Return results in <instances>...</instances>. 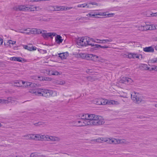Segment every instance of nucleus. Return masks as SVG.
Here are the masks:
<instances>
[{
    "instance_id": "f257e3e1",
    "label": "nucleus",
    "mask_w": 157,
    "mask_h": 157,
    "mask_svg": "<svg viewBox=\"0 0 157 157\" xmlns=\"http://www.w3.org/2000/svg\"><path fill=\"white\" fill-rule=\"evenodd\" d=\"M30 93L35 95L46 97H48L50 96L54 97L57 95L56 91L44 89H34L31 91Z\"/></svg>"
},
{
    "instance_id": "f03ea898",
    "label": "nucleus",
    "mask_w": 157,
    "mask_h": 157,
    "mask_svg": "<svg viewBox=\"0 0 157 157\" xmlns=\"http://www.w3.org/2000/svg\"><path fill=\"white\" fill-rule=\"evenodd\" d=\"M89 114H83L80 119H77L72 122L74 126L77 127L90 126Z\"/></svg>"
},
{
    "instance_id": "7ed1b4c3",
    "label": "nucleus",
    "mask_w": 157,
    "mask_h": 157,
    "mask_svg": "<svg viewBox=\"0 0 157 157\" xmlns=\"http://www.w3.org/2000/svg\"><path fill=\"white\" fill-rule=\"evenodd\" d=\"M89 115L90 126H98L104 124V119L102 117L91 114Z\"/></svg>"
},
{
    "instance_id": "20e7f679",
    "label": "nucleus",
    "mask_w": 157,
    "mask_h": 157,
    "mask_svg": "<svg viewBox=\"0 0 157 157\" xmlns=\"http://www.w3.org/2000/svg\"><path fill=\"white\" fill-rule=\"evenodd\" d=\"M33 34H42V36L44 38H48L50 37L52 38L53 36H55L56 34L54 32L46 33L45 30H42L40 29H37L36 28H33Z\"/></svg>"
},
{
    "instance_id": "39448f33",
    "label": "nucleus",
    "mask_w": 157,
    "mask_h": 157,
    "mask_svg": "<svg viewBox=\"0 0 157 157\" xmlns=\"http://www.w3.org/2000/svg\"><path fill=\"white\" fill-rule=\"evenodd\" d=\"M96 141L98 143L106 142L110 144H117L121 143L119 140L113 138H99L96 140Z\"/></svg>"
},
{
    "instance_id": "423d86ee",
    "label": "nucleus",
    "mask_w": 157,
    "mask_h": 157,
    "mask_svg": "<svg viewBox=\"0 0 157 157\" xmlns=\"http://www.w3.org/2000/svg\"><path fill=\"white\" fill-rule=\"evenodd\" d=\"M33 6H25V5H20L17 6H14L13 8L14 10L17 11H33L34 10L33 8H32Z\"/></svg>"
},
{
    "instance_id": "0eeeda50",
    "label": "nucleus",
    "mask_w": 157,
    "mask_h": 157,
    "mask_svg": "<svg viewBox=\"0 0 157 157\" xmlns=\"http://www.w3.org/2000/svg\"><path fill=\"white\" fill-rule=\"evenodd\" d=\"M40 140L59 141L60 140L59 138L58 137L40 134Z\"/></svg>"
},
{
    "instance_id": "6e6552de",
    "label": "nucleus",
    "mask_w": 157,
    "mask_h": 157,
    "mask_svg": "<svg viewBox=\"0 0 157 157\" xmlns=\"http://www.w3.org/2000/svg\"><path fill=\"white\" fill-rule=\"evenodd\" d=\"M23 137L25 138L27 140L31 139L35 140H40V134H29L25 135Z\"/></svg>"
},
{
    "instance_id": "1a4fd4ad",
    "label": "nucleus",
    "mask_w": 157,
    "mask_h": 157,
    "mask_svg": "<svg viewBox=\"0 0 157 157\" xmlns=\"http://www.w3.org/2000/svg\"><path fill=\"white\" fill-rule=\"evenodd\" d=\"M106 15L107 13L106 12H92L87 14L86 16L88 17H98V15L106 16Z\"/></svg>"
},
{
    "instance_id": "9d476101",
    "label": "nucleus",
    "mask_w": 157,
    "mask_h": 157,
    "mask_svg": "<svg viewBox=\"0 0 157 157\" xmlns=\"http://www.w3.org/2000/svg\"><path fill=\"white\" fill-rule=\"evenodd\" d=\"M128 57L129 58H133V59L137 58L138 59H142V56L140 54L135 53H130L128 54Z\"/></svg>"
},
{
    "instance_id": "9b49d317",
    "label": "nucleus",
    "mask_w": 157,
    "mask_h": 157,
    "mask_svg": "<svg viewBox=\"0 0 157 157\" xmlns=\"http://www.w3.org/2000/svg\"><path fill=\"white\" fill-rule=\"evenodd\" d=\"M14 101V98L9 97L7 99H0V103L2 104H7L9 102L13 103Z\"/></svg>"
},
{
    "instance_id": "f8f14e48",
    "label": "nucleus",
    "mask_w": 157,
    "mask_h": 157,
    "mask_svg": "<svg viewBox=\"0 0 157 157\" xmlns=\"http://www.w3.org/2000/svg\"><path fill=\"white\" fill-rule=\"evenodd\" d=\"M131 98L132 100L138 103H139L141 101V99L136 95V93L134 92V94H131Z\"/></svg>"
},
{
    "instance_id": "ddd939ff",
    "label": "nucleus",
    "mask_w": 157,
    "mask_h": 157,
    "mask_svg": "<svg viewBox=\"0 0 157 157\" xmlns=\"http://www.w3.org/2000/svg\"><path fill=\"white\" fill-rule=\"evenodd\" d=\"M18 83H19L20 85H17L16 86H21L22 85H23V86L25 87L28 86H30L31 84V82H24L21 80H20L18 82Z\"/></svg>"
},
{
    "instance_id": "4468645a",
    "label": "nucleus",
    "mask_w": 157,
    "mask_h": 157,
    "mask_svg": "<svg viewBox=\"0 0 157 157\" xmlns=\"http://www.w3.org/2000/svg\"><path fill=\"white\" fill-rule=\"evenodd\" d=\"M24 48L29 51H35L37 49L36 47L33 46L31 44L24 45Z\"/></svg>"
},
{
    "instance_id": "2eb2a0df",
    "label": "nucleus",
    "mask_w": 157,
    "mask_h": 157,
    "mask_svg": "<svg viewBox=\"0 0 157 157\" xmlns=\"http://www.w3.org/2000/svg\"><path fill=\"white\" fill-rule=\"evenodd\" d=\"M121 82L125 83H128L129 84L132 83L133 81L131 78L126 77H123L121 79Z\"/></svg>"
},
{
    "instance_id": "dca6fc26",
    "label": "nucleus",
    "mask_w": 157,
    "mask_h": 157,
    "mask_svg": "<svg viewBox=\"0 0 157 157\" xmlns=\"http://www.w3.org/2000/svg\"><path fill=\"white\" fill-rule=\"evenodd\" d=\"M87 39V37H85L83 38H81L79 40V43L80 45L82 46H87L86 42Z\"/></svg>"
},
{
    "instance_id": "f3484780",
    "label": "nucleus",
    "mask_w": 157,
    "mask_h": 157,
    "mask_svg": "<svg viewBox=\"0 0 157 157\" xmlns=\"http://www.w3.org/2000/svg\"><path fill=\"white\" fill-rule=\"evenodd\" d=\"M87 39H88L86 42L87 46L90 45L91 46H94V44L93 43V42H94V39L90 38L89 37H87Z\"/></svg>"
},
{
    "instance_id": "a211bd4d",
    "label": "nucleus",
    "mask_w": 157,
    "mask_h": 157,
    "mask_svg": "<svg viewBox=\"0 0 157 157\" xmlns=\"http://www.w3.org/2000/svg\"><path fill=\"white\" fill-rule=\"evenodd\" d=\"M143 50L146 52H153L154 51V49L152 46H150L144 48Z\"/></svg>"
},
{
    "instance_id": "6ab92c4d",
    "label": "nucleus",
    "mask_w": 157,
    "mask_h": 157,
    "mask_svg": "<svg viewBox=\"0 0 157 157\" xmlns=\"http://www.w3.org/2000/svg\"><path fill=\"white\" fill-rule=\"evenodd\" d=\"M58 54L59 57L62 59H66L68 55V54L67 52L60 53Z\"/></svg>"
},
{
    "instance_id": "aec40b11",
    "label": "nucleus",
    "mask_w": 157,
    "mask_h": 157,
    "mask_svg": "<svg viewBox=\"0 0 157 157\" xmlns=\"http://www.w3.org/2000/svg\"><path fill=\"white\" fill-rule=\"evenodd\" d=\"M113 40V39L111 38H109L108 39H105L101 40L99 43H101L102 44H109V43L112 42Z\"/></svg>"
},
{
    "instance_id": "412c9836",
    "label": "nucleus",
    "mask_w": 157,
    "mask_h": 157,
    "mask_svg": "<svg viewBox=\"0 0 157 157\" xmlns=\"http://www.w3.org/2000/svg\"><path fill=\"white\" fill-rule=\"evenodd\" d=\"M107 102L106 104L109 105H117L119 104V102L118 101L113 100H107Z\"/></svg>"
},
{
    "instance_id": "4be33fe9",
    "label": "nucleus",
    "mask_w": 157,
    "mask_h": 157,
    "mask_svg": "<svg viewBox=\"0 0 157 157\" xmlns=\"http://www.w3.org/2000/svg\"><path fill=\"white\" fill-rule=\"evenodd\" d=\"M48 74L49 75H61L60 73L56 71H49Z\"/></svg>"
},
{
    "instance_id": "5701e85b",
    "label": "nucleus",
    "mask_w": 157,
    "mask_h": 157,
    "mask_svg": "<svg viewBox=\"0 0 157 157\" xmlns=\"http://www.w3.org/2000/svg\"><path fill=\"white\" fill-rule=\"evenodd\" d=\"M24 30H25V34L29 35L33 34V28H28L27 29H24Z\"/></svg>"
},
{
    "instance_id": "b1692460",
    "label": "nucleus",
    "mask_w": 157,
    "mask_h": 157,
    "mask_svg": "<svg viewBox=\"0 0 157 157\" xmlns=\"http://www.w3.org/2000/svg\"><path fill=\"white\" fill-rule=\"evenodd\" d=\"M141 29H140V30H150V29H149V25L148 24V23L147 22L146 23V25L144 26H141Z\"/></svg>"
},
{
    "instance_id": "393cba45",
    "label": "nucleus",
    "mask_w": 157,
    "mask_h": 157,
    "mask_svg": "<svg viewBox=\"0 0 157 157\" xmlns=\"http://www.w3.org/2000/svg\"><path fill=\"white\" fill-rule=\"evenodd\" d=\"M55 39L56 42L59 44L61 43L63 41V40L61 39V37L59 35H57Z\"/></svg>"
},
{
    "instance_id": "a878e982",
    "label": "nucleus",
    "mask_w": 157,
    "mask_h": 157,
    "mask_svg": "<svg viewBox=\"0 0 157 157\" xmlns=\"http://www.w3.org/2000/svg\"><path fill=\"white\" fill-rule=\"evenodd\" d=\"M22 58L20 57H12L10 58V60L19 62H22Z\"/></svg>"
},
{
    "instance_id": "bb28decb",
    "label": "nucleus",
    "mask_w": 157,
    "mask_h": 157,
    "mask_svg": "<svg viewBox=\"0 0 157 157\" xmlns=\"http://www.w3.org/2000/svg\"><path fill=\"white\" fill-rule=\"evenodd\" d=\"M64 6H55V9L57 11H62L64 10Z\"/></svg>"
},
{
    "instance_id": "cd10ccee",
    "label": "nucleus",
    "mask_w": 157,
    "mask_h": 157,
    "mask_svg": "<svg viewBox=\"0 0 157 157\" xmlns=\"http://www.w3.org/2000/svg\"><path fill=\"white\" fill-rule=\"evenodd\" d=\"M101 98H96L94 100L93 102L94 103L98 105H101Z\"/></svg>"
},
{
    "instance_id": "c85d7f7f",
    "label": "nucleus",
    "mask_w": 157,
    "mask_h": 157,
    "mask_svg": "<svg viewBox=\"0 0 157 157\" xmlns=\"http://www.w3.org/2000/svg\"><path fill=\"white\" fill-rule=\"evenodd\" d=\"M37 78H38L40 80H45L48 81L50 80V79L47 77H44L42 76H38L36 77Z\"/></svg>"
},
{
    "instance_id": "c756f323",
    "label": "nucleus",
    "mask_w": 157,
    "mask_h": 157,
    "mask_svg": "<svg viewBox=\"0 0 157 157\" xmlns=\"http://www.w3.org/2000/svg\"><path fill=\"white\" fill-rule=\"evenodd\" d=\"M77 7H89V6L88 4L86 3H84L82 4H79L78 5Z\"/></svg>"
},
{
    "instance_id": "7c9ffc66",
    "label": "nucleus",
    "mask_w": 157,
    "mask_h": 157,
    "mask_svg": "<svg viewBox=\"0 0 157 157\" xmlns=\"http://www.w3.org/2000/svg\"><path fill=\"white\" fill-rule=\"evenodd\" d=\"M87 54L80 53L78 54V56L81 58L82 59H86Z\"/></svg>"
},
{
    "instance_id": "2f4dec72",
    "label": "nucleus",
    "mask_w": 157,
    "mask_h": 157,
    "mask_svg": "<svg viewBox=\"0 0 157 157\" xmlns=\"http://www.w3.org/2000/svg\"><path fill=\"white\" fill-rule=\"evenodd\" d=\"M93 57H94L93 54H87L86 59L87 60H92V58H93Z\"/></svg>"
},
{
    "instance_id": "473e14b6",
    "label": "nucleus",
    "mask_w": 157,
    "mask_h": 157,
    "mask_svg": "<svg viewBox=\"0 0 157 157\" xmlns=\"http://www.w3.org/2000/svg\"><path fill=\"white\" fill-rule=\"evenodd\" d=\"M42 156H43L40 155H38L35 153H32L30 155V157H42Z\"/></svg>"
},
{
    "instance_id": "72a5a7b5",
    "label": "nucleus",
    "mask_w": 157,
    "mask_h": 157,
    "mask_svg": "<svg viewBox=\"0 0 157 157\" xmlns=\"http://www.w3.org/2000/svg\"><path fill=\"white\" fill-rule=\"evenodd\" d=\"M101 105H105L107 103V100L105 99H102L101 98Z\"/></svg>"
},
{
    "instance_id": "f704fd0d",
    "label": "nucleus",
    "mask_w": 157,
    "mask_h": 157,
    "mask_svg": "<svg viewBox=\"0 0 157 157\" xmlns=\"http://www.w3.org/2000/svg\"><path fill=\"white\" fill-rule=\"evenodd\" d=\"M52 111H50L49 110H47L44 113L45 114H46L47 115L49 116H51L52 115Z\"/></svg>"
},
{
    "instance_id": "c9c22d12",
    "label": "nucleus",
    "mask_w": 157,
    "mask_h": 157,
    "mask_svg": "<svg viewBox=\"0 0 157 157\" xmlns=\"http://www.w3.org/2000/svg\"><path fill=\"white\" fill-rule=\"evenodd\" d=\"M94 57L92 58V60L94 61H98V58L99 57L98 56L94 55Z\"/></svg>"
},
{
    "instance_id": "e433bc0d",
    "label": "nucleus",
    "mask_w": 157,
    "mask_h": 157,
    "mask_svg": "<svg viewBox=\"0 0 157 157\" xmlns=\"http://www.w3.org/2000/svg\"><path fill=\"white\" fill-rule=\"evenodd\" d=\"M149 29H150V30H154L155 29V27L154 25H149Z\"/></svg>"
},
{
    "instance_id": "4c0bfd02",
    "label": "nucleus",
    "mask_w": 157,
    "mask_h": 157,
    "mask_svg": "<svg viewBox=\"0 0 157 157\" xmlns=\"http://www.w3.org/2000/svg\"><path fill=\"white\" fill-rule=\"evenodd\" d=\"M142 67L144 68V69L145 70H150V68L148 67L147 64H144L143 65Z\"/></svg>"
},
{
    "instance_id": "58836bf2",
    "label": "nucleus",
    "mask_w": 157,
    "mask_h": 157,
    "mask_svg": "<svg viewBox=\"0 0 157 157\" xmlns=\"http://www.w3.org/2000/svg\"><path fill=\"white\" fill-rule=\"evenodd\" d=\"M151 63H157V57L152 59L151 60Z\"/></svg>"
},
{
    "instance_id": "ea45409f",
    "label": "nucleus",
    "mask_w": 157,
    "mask_h": 157,
    "mask_svg": "<svg viewBox=\"0 0 157 157\" xmlns=\"http://www.w3.org/2000/svg\"><path fill=\"white\" fill-rule=\"evenodd\" d=\"M151 70L157 71V66H154L152 67L150 69V71Z\"/></svg>"
},
{
    "instance_id": "a19ab883",
    "label": "nucleus",
    "mask_w": 157,
    "mask_h": 157,
    "mask_svg": "<svg viewBox=\"0 0 157 157\" xmlns=\"http://www.w3.org/2000/svg\"><path fill=\"white\" fill-rule=\"evenodd\" d=\"M90 4H91L93 5H98V4L96 2H92L88 4L89 6H90ZM90 6H89V7Z\"/></svg>"
},
{
    "instance_id": "79ce46f5",
    "label": "nucleus",
    "mask_w": 157,
    "mask_h": 157,
    "mask_svg": "<svg viewBox=\"0 0 157 157\" xmlns=\"http://www.w3.org/2000/svg\"><path fill=\"white\" fill-rule=\"evenodd\" d=\"M19 33H24L25 34V30H24V29L22 30H19L17 31Z\"/></svg>"
},
{
    "instance_id": "37998d69",
    "label": "nucleus",
    "mask_w": 157,
    "mask_h": 157,
    "mask_svg": "<svg viewBox=\"0 0 157 157\" xmlns=\"http://www.w3.org/2000/svg\"><path fill=\"white\" fill-rule=\"evenodd\" d=\"M101 40H98L97 39H94V42L97 43H98L101 44V43H99L101 42Z\"/></svg>"
},
{
    "instance_id": "c03bdc74",
    "label": "nucleus",
    "mask_w": 157,
    "mask_h": 157,
    "mask_svg": "<svg viewBox=\"0 0 157 157\" xmlns=\"http://www.w3.org/2000/svg\"><path fill=\"white\" fill-rule=\"evenodd\" d=\"M57 83L58 84L62 85L65 83V82L64 81H58Z\"/></svg>"
},
{
    "instance_id": "a18cd8bd",
    "label": "nucleus",
    "mask_w": 157,
    "mask_h": 157,
    "mask_svg": "<svg viewBox=\"0 0 157 157\" xmlns=\"http://www.w3.org/2000/svg\"><path fill=\"white\" fill-rule=\"evenodd\" d=\"M43 123L41 122H39L37 123H36L35 124V125L36 126H39L42 125L43 124Z\"/></svg>"
},
{
    "instance_id": "49530a36",
    "label": "nucleus",
    "mask_w": 157,
    "mask_h": 157,
    "mask_svg": "<svg viewBox=\"0 0 157 157\" xmlns=\"http://www.w3.org/2000/svg\"><path fill=\"white\" fill-rule=\"evenodd\" d=\"M64 10H69L72 9L73 8L72 7H67L64 6Z\"/></svg>"
},
{
    "instance_id": "de8ad7c7",
    "label": "nucleus",
    "mask_w": 157,
    "mask_h": 157,
    "mask_svg": "<svg viewBox=\"0 0 157 157\" xmlns=\"http://www.w3.org/2000/svg\"><path fill=\"white\" fill-rule=\"evenodd\" d=\"M114 13H110L109 14H108L107 15H108V17H112V16H113L114 15Z\"/></svg>"
},
{
    "instance_id": "09e8293b",
    "label": "nucleus",
    "mask_w": 157,
    "mask_h": 157,
    "mask_svg": "<svg viewBox=\"0 0 157 157\" xmlns=\"http://www.w3.org/2000/svg\"><path fill=\"white\" fill-rule=\"evenodd\" d=\"M152 16H157V12L155 13H152V14H151Z\"/></svg>"
},
{
    "instance_id": "8fccbe9b",
    "label": "nucleus",
    "mask_w": 157,
    "mask_h": 157,
    "mask_svg": "<svg viewBox=\"0 0 157 157\" xmlns=\"http://www.w3.org/2000/svg\"><path fill=\"white\" fill-rule=\"evenodd\" d=\"M94 46H95L96 48H99L101 47V45L97 44H94Z\"/></svg>"
},
{
    "instance_id": "3c124183",
    "label": "nucleus",
    "mask_w": 157,
    "mask_h": 157,
    "mask_svg": "<svg viewBox=\"0 0 157 157\" xmlns=\"http://www.w3.org/2000/svg\"><path fill=\"white\" fill-rule=\"evenodd\" d=\"M9 42L10 44H15L16 42L15 41H13L11 40H10Z\"/></svg>"
},
{
    "instance_id": "603ef678",
    "label": "nucleus",
    "mask_w": 157,
    "mask_h": 157,
    "mask_svg": "<svg viewBox=\"0 0 157 157\" xmlns=\"http://www.w3.org/2000/svg\"><path fill=\"white\" fill-rule=\"evenodd\" d=\"M109 47L107 46H101V45L100 48H108Z\"/></svg>"
},
{
    "instance_id": "864d4df0",
    "label": "nucleus",
    "mask_w": 157,
    "mask_h": 157,
    "mask_svg": "<svg viewBox=\"0 0 157 157\" xmlns=\"http://www.w3.org/2000/svg\"><path fill=\"white\" fill-rule=\"evenodd\" d=\"M3 43V40L1 38H0V45H1Z\"/></svg>"
},
{
    "instance_id": "5fc2aeb1",
    "label": "nucleus",
    "mask_w": 157,
    "mask_h": 157,
    "mask_svg": "<svg viewBox=\"0 0 157 157\" xmlns=\"http://www.w3.org/2000/svg\"><path fill=\"white\" fill-rule=\"evenodd\" d=\"M17 81V82H16L15 83V84L14 85L15 86H17L16 85H20V84L19 83H18V82L19 81Z\"/></svg>"
},
{
    "instance_id": "6e6d98bb",
    "label": "nucleus",
    "mask_w": 157,
    "mask_h": 157,
    "mask_svg": "<svg viewBox=\"0 0 157 157\" xmlns=\"http://www.w3.org/2000/svg\"><path fill=\"white\" fill-rule=\"evenodd\" d=\"M155 48L156 50L157 51V45L155 47Z\"/></svg>"
},
{
    "instance_id": "4d7b16f0",
    "label": "nucleus",
    "mask_w": 157,
    "mask_h": 157,
    "mask_svg": "<svg viewBox=\"0 0 157 157\" xmlns=\"http://www.w3.org/2000/svg\"><path fill=\"white\" fill-rule=\"evenodd\" d=\"M155 29H157V25H155Z\"/></svg>"
},
{
    "instance_id": "13d9d810",
    "label": "nucleus",
    "mask_w": 157,
    "mask_h": 157,
    "mask_svg": "<svg viewBox=\"0 0 157 157\" xmlns=\"http://www.w3.org/2000/svg\"><path fill=\"white\" fill-rule=\"evenodd\" d=\"M89 78H91V77H89Z\"/></svg>"
},
{
    "instance_id": "bf43d9fd",
    "label": "nucleus",
    "mask_w": 157,
    "mask_h": 157,
    "mask_svg": "<svg viewBox=\"0 0 157 157\" xmlns=\"http://www.w3.org/2000/svg\"><path fill=\"white\" fill-rule=\"evenodd\" d=\"M1 126V124L0 123V126Z\"/></svg>"
},
{
    "instance_id": "052dcab7",
    "label": "nucleus",
    "mask_w": 157,
    "mask_h": 157,
    "mask_svg": "<svg viewBox=\"0 0 157 157\" xmlns=\"http://www.w3.org/2000/svg\"><path fill=\"white\" fill-rule=\"evenodd\" d=\"M16 157H18L17 156H16Z\"/></svg>"
}]
</instances>
